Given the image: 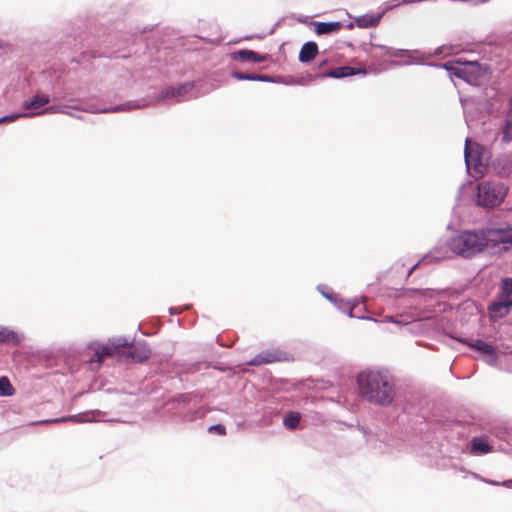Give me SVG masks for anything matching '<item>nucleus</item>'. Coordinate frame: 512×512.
Instances as JSON below:
<instances>
[{
  "label": "nucleus",
  "mask_w": 512,
  "mask_h": 512,
  "mask_svg": "<svg viewBox=\"0 0 512 512\" xmlns=\"http://www.w3.org/2000/svg\"><path fill=\"white\" fill-rule=\"evenodd\" d=\"M449 247L454 253L465 258L473 257L485 250L491 253L507 252L512 248V226L463 231L450 240Z\"/></svg>",
  "instance_id": "nucleus-1"
},
{
  "label": "nucleus",
  "mask_w": 512,
  "mask_h": 512,
  "mask_svg": "<svg viewBox=\"0 0 512 512\" xmlns=\"http://www.w3.org/2000/svg\"><path fill=\"white\" fill-rule=\"evenodd\" d=\"M360 394L369 402L378 405H389L395 394L392 377L383 371L368 370L357 377Z\"/></svg>",
  "instance_id": "nucleus-2"
},
{
  "label": "nucleus",
  "mask_w": 512,
  "mask_h": 512,
  "mask_svg": "<svg viewBox=\"0 0 512 512\" xmlns=\"http://www.w3.org/2000/svg\"><path fill=\"white\" fill-rule=\"evenodd\" d=\"M117 355L124 360L133 362H144L151 356V350L144 342H136L131 345L108 347L103 346L96 350L94 356L90 359V363L101 364L105 358Z\"/></svg>",
  "instance_id": "nucleus-3"
},
{
  "label": "nucleus",
  "mask_w": 512,
  "mask_h": 512,
  "mask_svg": "<svg viewBox=\"0 0 512 512\" xmlns=\"http://www.w3.org/2000/svg\"><path fill=\"white\" fill-rule=\"evenodd\" d=\"M508 193V187L500 182L483 181L477 185V204L487 208L500 205Z\"/></svg>",
  "instance_id": "nucleus-4"
},
{
  "label": "nucleus",
  "mask_w": 512,
  "mask_h": 512,
  "mask_svg": "<svg viewBox=\"0 0 512 512\" xmlns=\"http://www.w3.org/2000/svg\"><path fill=\"white\" fill-rule=\"evenodd\" d=\"M293 360L294 358L291 353L280 349H272L260 352L252 360L247 362V364L250 366H260L264 364L289 362Z\"/></svg>",
  "instance_id": "nucleus-5"
},
{
  "label": "nucleus",
  "mask_w": 512,
  "mask_h": 512,
  "mask_svg": "<svg viewBox=\"0 0 512 512\" xmlns=\"http://www.w3.org/2000/svg\"><path fill=\"white\" fill-rule=\"evenodd\" d=\"M484 151L485 149L481 145L466 139L464 156L467 166L480 171V168L483 167Z\"/></svg>",
  "instance_id": "nucleus-6"
},
{
  "label": "nucleus",
  "mask_w": 512,
  "mask_h": 512,
  "mask_svg": "<svg viewBox=\"0 0 512 512\" xmlns=\"http://www.w3.org/2000/svg\"><path fill=\"white\" fill-rule=\"evenodd\" d=\"M367 73H368V71L365 67L354 68V67H350V66H342V67L329 69L326 72H324L323 74H321L320 76L329 77V78H344V77L358 75V74L366 75Z\"/></svg>",
  "instance_id": "nucleus-7"
},
{
  "label": "nucleus",
  "mask_w": 512,
  "mask_h": 512,
  "mask_svg": "<svg viewBox=\"0 0 512 512\" xmlns=\"http://www.w3.org/2000/svg\"><path fill=\"white\" fill-rule=\"evenodd\" d=\"M461 342L487 356L492 362L496 360V350L492 345L482 340H461Z\"/></svg>",
  "instance_id": "nucleus-8"
},
{
  "label": "nucleus",
  "mask_w": 512,
  "mask_h": 512,
  "mask_svg": "<svg viewBox=\"0 0 512 512\" xmlns=\"http://www.w3.org/2000/svg\"><path fill=\"white\" fill-rule=\"evenodd\" d=\"M192 88L193 84L191 83H184L178 86H170L168 88L163 89L160 92L159 99L181 97L189 93L192 90Z\"/></svg>",
  "instance_id": "nucleus-9"
},
{
  "label": "nucleus",
  "mask_w": 512,
  "mask_h": 512,
  "mask_svg": "<svg viewBox=\"0 0 512 512\" xmlns=\"http://www.w3.org/2000/svg\"><path fill=\"white\" fill-rule=\"evenodd\" d=\"M511 308L512 304L510 302L497 299L489 305L488 311L492 318H502L509 314Z\"/></svg>",
  "instance_id": "nucleus-10"
},
{
  "label": "nucleus",
  "mask_w": 512,
  "mask_h": 512,
  "mask_svg": "<svg viewBox=\"0 0 512 512\" xmlns=\"http://www.w3.org/2000/svg\"><path fill=\"white\" fill-rule=\"evenodd\" d=\"M318 54V46L315 42H306L299 53V61L307 63L312 61Z\"/></svg>",
  "instance_id": "nucleus-11"
},
{
  "label": "nucleus",
  "mask_w": 512,
  "mask_h": 512,
  "mask_svg": "<svg viewBox=\"0 0 512 512\" xmlns=\"http://www.w3.org/2000/svg\"><path fill=\"white\" fill-rule=\"evenodd\" d=\"M342 28L340 22H317L315 23V32L318 35L331 34L338 32Z\"/></svg>",
  "instance_id": "nucleus-12"
},
{
  "label": "nucleus",
  "mask_w": 512,
  "mask_h": 512,
  "mask_svg": "<svg viewBox=\"0 0 512 512\" xmlns=\"http://www.w3.org/2000/svg\"><path fill=\"white\" fill-rule=\"evenodd\" d=\"M235 58H238L242 61H249L254 63H261L266 59L265 56L260 55L252 50H240L235 54Z\"/></svg>",
  "instance_id": "nucleus-13"
},
{
  "label": "nucleus",
  "mask_w": 512,
  "mask_h": 512,
  "mask_svg": "<svg viewBox=\"0 0 512 512\" xmlns=\"http://www.w3.org/2000/svg\"><path fill=\"white\" fill-rule=\"evenodd\" d=\"M49 101L50 98L48 95L38 94L35 95L30 101H25L23 103V107L27 110H34L48 104Z\"/></svg>",
  "instance_id": "nucleus-14"
},
{
  "label": "nucleus",
  "mask_w": 512,
  "mask_h": 512,
  "mask_svg": "<svg viewBox=\"0 0 512 512\" xmlns=\"http://www.w3.org/2000/svg\"><path fill=\"white\" fill-rule=\"evenodd\" d=\"M21 341V337L15 331L0 327V343L16 345Z\"/></svg>",
  "instance_id": "nucleus-15"
},
{
  "label": "nucleus",
  "mask_w": 512,
  "mask_h": 512,
  "mask_svg": "<svg viewBox=\"0 0 512 512\" xmlns=\"http://www.w3.org/2000/svg\"><path fill=\"white\" fill-rule=\"evenodd\" d=\"M381 19V15H364L361 17H358L355 22L356 25L360 28H370V27H376Z\"/></svg>",
  "instance_id": "nucleus-16"
},
{
  "label": "nucleus",
  "mask_w": 512,
  "mask_h": 512,
  "mask_svg": "<svg viewBox=\"0 0 512 512\" xmlns=\"http://www.w3.org/2000/svg\"><path fill=\"white\" fill-rule=\"evenodd\" d=\"M498 299L510 302V304H512V278H505L502 281Z\"/></svg>",
  "instance_id": "nucleus-17"
},
{
  "label": "nucleus",
  "mask_w": 512,
  "mask_h": 512,
  "mask_svg": "<svg viewBox=\"0 0 512 512\" xmlns=\"http://www.w3.org/2000/svg\"><path fill=\"white\" fill-rule=\"evenodd\" d=\"M492 451L491 446L483 438H475L472 441L471 452L474 454H487Z\"/></svg>",
  "instance_id": "nucleus-18"
},
{
  "label": "nucleus",
  "mask_w": 512,
  "mask_h": 512,
  "mask_svg": "<svg viewBox=\"0 0 512 512\" xmlns=\"http://www.w3.org/2000/svg\"><path fill=\"white\" fill-rule=\"evenodd\" d=\"M15 393V389L12 386L10 380L3 376L0 378V397L12 396Z\"/></svg>",
  "instance_id": "nucleus-19"
},
{
  "label": "nucleus",
  "mask_w": 512,
  "mask_h": 512,
  "mask_svg": "<svg viewBox=\"0 0 512 512\" xmlns=\"http://www.w3.org/2000/svg\"><path fill=\"white\" fill-rule=\"evenodd\" d=\"M232 76L238 80L267 81L268 77L264 75H249L242 72H234Z\"/></svg>",
  "instance_id": "nucleus-20"
},
{
  "label": "nucleus",
  "mask_w": 512,
  "mask_h": 512,
  "mask_svg": "<svg viewBox=\"0 0 512 512\" xmlns=\"http://www.w3.org/2000/svg\"><path fill=\"white\" fill-rule=\"evenodd\" d=\"M300 422V415L298 413H290L284 420V424L289 429H295Z\"/></svg>",
  "instance_id": "nucleus-21"
},
{
  "label": "nucleus",
  "mask_w": 512,
  "mask_h": 512,
  "mask_svg": "<svg viewBox=\"0 0 512 512\" xmlns=\"http://www.w3.org/2000/svg\"><path fill=\"white\" fill-rule=\"evenodd\" d=\"M443 66H444V68L446 70L451 72L453 75H455V76H457L459 78H464L465 71L461 67H459L458 65L453 64L452 62H447Z\"/></svg>",
  "instance_id": "nucleus-22"
},
{
  "label": "nucleus",
  "mask_w": 512,
  "mask_h": 512,
  "mask_svg": "<svg viewBox=\"0 0 512 512\" xmlns=\"http://www.w3.org/2000/svg\"><path fill=\"white\" fill-rule=\"evenodd\" d=\"M34 115L35 114H33V113L7 115V116H4V117L0 118V124L11 123V122H14V121H16L17 119H19L21 117H31V116H34Z\"/></svg>",
  "instance_id": "nucleus-23"
},
{
  "label": "nucleus",
  "mask_w": 512,
  "mask_h": 512,
  "mask_svg": "<svg viewBox=\"0 0 512 512\" xmlns=\"http://www.w3.org/2000/svg\"><path fill=\"white\" fill-rule=\"evenodd\" d=\"M502 141L505 143L512 141V125L504 124Z\"/></svg>",
  "instance_id": "nucleus-24"
},
{
  "label": "nucleus",
  "mask_w": 512,
  "mask_h": 512,
  "mask_svg": "<svg viewBox=\"0 0 512 512\" xmlns=\"http://www.w3.org/2000/svg\"><path fill=\"white\" fill-rule=\"evenodd\" d=\"M210 433H217L218 435H226V428L222 424L212 425L208 428Z\"/></svg>",
  "instance_id": "nucleus-25"
},
{
  "label": "nucleus",
  "mask_w": 512,
  "mask_h": 512,
  "mask_svg": "<svg viewBox=\"0 0 512 512\" xmlns=\"http://www.w3.org/2000/svg\"><path fill=\"white\" fill-rule=\"evenodd\" d=\"M488 483H490L492 485H499V486L502 485L507 488H512V479L504 481V482L488 481Z\"/></svg>",
  "instance_id": "nucleus-26"
},
{
  "label": "nucleus",
  "mask_w": 512,
  "mask_h": 512,
  "mask_svg": "<svg viewBox=\"0 0 512 512\" xmlns=\"http://www.w3.org/2000/svg\"><path fill=\"white\" fill-rule=\"evenodd\" d=\"M65 421H75V422H77V421H80V420L78 419V416L74 415V416H69V417H63L61 419H55V420H52L51 422H65Z\"/></svg>",
  "instance_id": "nucleus-27"
},
{
  "label": "nucleus",
  "mask_w": 512,
  "mask_h": 512,
  "mask_svg": "<svg viewBox=\"0 0 512 512\" xmlns=\"http://www.w3.org/2000/svg\"><path fill=\"white\" fill-rule=\"evenodd\" d=\"M504 124L512 125V112L509 110L506 113Z\"/></svg>",
  "instance_id": "nucleus-28"
},
{
  "label": "nucleus",
  "mask_w": 512,
  "mask_h": 512,
  "mask_svg": "<svg viewBox=\"0 0 512 512\" xmlns=\"http://www.w3.org/2000/svg\"><path fill=\"white\" fill-rule=\"evenodd\" d=\"M376 47H377V48H380L381 50H383V52H384V54H385V55H390V56L394 55V54L391 52V49H390V48H388V47H386V46H379V45H377Z\"/></svg>",
  "instance_id": "nucleus-29"
},
{
  "label": "nucleus",
  "mask_w": 512,
  "mask_h": 512,
  "mask_svg": "<svg viewBox=\"0 0 512 512\" xmlns=\"http://www.w3.org/2000/svg\"><path fill=\"white\" fill-rule=\"evenodd\" d=\"M388 321L394 322V323H401L400 320L396 319L395 317H387Z\"/></svg>",
  "instance_id": "nucleus-30"
},
{
  "label": "nucleus",
  "mask_w": 512,
  "mask_h": 512,
  "mask_svg": "<svg viewBox=\"0 0 512 512\" xmlns=\"http://www.w3.org/2000/svg\"><path fill=\"white\" fill-rule=\"evenodd\" d=\"M49 111H52V107H49V108H46L44 109L43 111H41L39 114H44V113H47Z\"/></svg>",
  "instance_id": "nucleus-31"
},
{
  "label": "nucleus",
  "mask_w": 512,
  "mask_h": 512,
  "mask_svg": "<svg viewBox=\"0 0 512 512\" xmlns=\"http://www.w3.org/2000/svg\"><path fill=\"white\" fill-rule=\"evenodd\" d=\"M509 106H510L509 111H511V112H512V97H511V98H510V100H509Z\"/></svg>",
  "instance_id": "nucleus-32"
},
{
  "label": "nucleus",
  "mask_w": 512,
  "mask_h": 512,
  "mask_svg": "<svg viewBox=\"0 0 512 512\" xmlns=\"http://www.w3.org/2000/svg\"><path fill=\"white\" fill-rule=\"evenodd\" d=\"M326 62H327V61H326V60H324L323 62H321V63H320V65H319V66H320V67L324 66V65L326 64Z\"/></svg>",
  "instance_id": "nucleus-33"
}]
</instances>
